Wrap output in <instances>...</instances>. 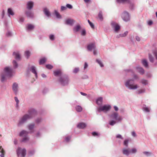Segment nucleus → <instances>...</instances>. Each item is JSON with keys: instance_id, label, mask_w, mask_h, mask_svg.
Masks as SVG:
<instances>
[{"instance_id": "680f3d73", "label": "nucleus", "mask_w": 157, "mask_h": 157, "mask_svg": "<svg viewBox=\"0 0 157 157\" xmlns=\"http://www.w3.org/2000/svg\"><path fill=\"white\" fill-rule=\"evenodd\" d=\"M6 35L7 36H11V33L10 32H8L6 33Z\"/></svg>"}, {"instance_id": "37998d69", "label": "nucleus", "mask_w": 157, "mask_h": 157, "mask_svg": "<svg viewBox=\"0 0 157 157\" xmlns=\"http://www.w3.org/2000/svg\"><path fill=\"white\" fill-rule=\"evenodd\" d=\"M13 64L14 67L15 68H16L17 67V63L16 62L15 60H13Z\"/></svg>"}, {"instance_id": "bb28decb", "label": "nucleus", "mask_w": 157, "mask_h": 157, "mask_svg": "<svg viewBox=\"0 0 157 157\" xmlns=\"http://www.w3.org/2000/svg\"><path fill=\"white\" fill-rule=\"evenodd\" d=\"M8 13L9 17H10V15H13L14 14L13 11L11 8H9L8 9Z\"/></svg>"}, {"instance_id": "69168bd1", "label": "nucleus", "mask_w": 157, "mask_h": 157, "mask_svg": "<svg viewBox=\"0 0 157 157\" xmlns=\"http://www.w3.org/2000/svg\"><path fill=\"white\" fill-rule=\"evenodd\" d=\"M88 67V65L87 63H85L84 67V69H86Z\"/></svg>"}, {"instance_id": "2f4dec72", "label": "nucleus", "mask_w": 157, "mask_h": 157, "mask_svg": "<svg viewBox=\"0 0 157 157\" xmlns=\"http://www.w3.org/2000/svg\"><path fill=\"white\" fill-rule=\"evenodd\" d=\"M27 16L29 17H33V14L30 11H29L26 12Z\"/></svg>"}, {"instance_id": "72a5a7b5", "label": "nucleus", "mask_w": 157, "mask_h": 157, "mask_svg": "<svg viewBox=\"0 0 157 157\" xmlns=\"http://www.w3.org/2000/svg\"><path fill=\"white\" fill-rule=\"evenodd\" d=\"M128 0H117V2L118 3H124L128 2Z\"/></svg>"}, {"instance_id": "ddd939ff", "label": "nucleus", "mask_w": 157, "mask_h": 157, "mask_svg": "<svg viewBox=\"0 0 157 157\" xmlns=\"http://www.w3.org/2000/svg\"><path fill=\"white\" fill-rule=\"evenodd\" d=\"M12 89L15 93V94H17L18 90V85L16 83H14L13 85Z\"/></svg>"}, {"instance_id": "9d476101", "label": "nucleus", "mask_w": 157, "mask_h": 157, "mask_svg": "<svg viewBox=\"0 0 157 157\" xmlns=\"http://www.w3.org/2000/svg\"><path fill=\"white\" fill-rule=\"evenodd\" d=\"M112 27L114 29V31L117 32L120 29V26L116 23L114 22H112L111 23Z\"/></svg>"}, {"instance_id": "8fccbe9b", "label": "nucleus", "mask_w": 157, "mask_h": 157, "mask_svg": "<svg viewBox=\"0 0 157 157\" xmlns=\"http://www.w3.org/2000/svg\"><path fill=\"white\" fill-rule=\"evenodd\" d=\"M14 99H15V101L17 103V104H16L17 106V107L18 106V104L19 103V101L18 100V99L16 97H15L14 98Z\"/></svg>"}, {"instance_id": "f704fd0d", "label": "nucleus", "mask_w": 157, "mask_h": 157, "mask_svg": "<svg viewBox=\"0 0 157 157\" xmlns=\"http://www.w3.org/2000/svg\"><path fill=\"white\" fill-rule=\"evenodd\" d=\"M116 121L112 120L110 121L109 124L111 125H113L116 123Z\"/></svg>"}, {"instance_id": "9b49d317", "label": "nucleus", "mask_w": 157, "mask_h": 157, "mask_svg": "<svg viewBox=\"0 0 157 157\" xmlns=\"http://www.w3.org/2000/svg\"><path fill=\"white\" fill-rule=\"evenodd\" d=\"M122 17L125 21H128L130 19L128 13L127 12H124L122 14Z\"/></svg>"}, {"instance_id": "3c124183", "label": "nucleus", "mask_w": 157, "mask_h": 157, "mask_svg": "<svg viewBox=\"0 0 157 157\" xmlns=\"http://www.w3.org/2000/svg\"><path fill=\"white\" fill-rule=\"evenodd\" d=\"M128 140H125L124 141V144L125 145L126 147L128 146Z\"/></svg>"}, {"instance_id": "774afa93", "label": "nucleus", "mask_w": 157, "mask_h": 157, "mask_svg": "<svg viewBox=\"0 0 157 157\" xmlns=\"http://www.w3.org/2000/svg\"><path fill=\"white\" fill-rule=\"evenodd\" d=\"M132 135L134 137H135L136 136V133L135 132H132Z\"/></svg>"}, {"instance_id": "a18cd8bd", "label": "nucleus", "mask_w": 157, "mask_h": 157, "mask_svg": "<svg viewBox=\"0 0 157 157\" xmlns=\"http://www.w3.org/2000/svg\"><path fill=\"white\" fill-rule=\"evenodd\" d=\"M88 21L90 25V26L92 28H94V26L93 24L91 23L89 20H88Z\"/></svg>"}, {"instance_id": "dca6fc26", "label": "nucleus", "mask_w": 157, "mask_h": 157, "mask_svg": "<svg viewBox=\"0 0 157 157\" xmlns=\"http://www.w3.org/2000/svg\"><path fill=\"white\" fill-rule=\"evenodd\" d=\"M13 55L15 56V58L17 60H20L21 56L18 52H14L13 53Z\"/></svg>"}, {"instance_id": "e433bc0d", "label": "nucleus", "mask_w": 157, "mask_h": 157, "mask_svg": "<svg viewBox=\"0 0 157 157\" xmlns=\"http://www.w3.org/2000/svg\"><path fill=\"white\" fill-rule=\"evenodd\" d=\"M30 53L28 51H26L25 52V55L27 57V58H28L30 56Z\"/></svg>"}, {"instance_id": "393cba45", "label": "nucleus", "mask_w": 157, "mask_h": 157, "mask_svg": "<svg viewBox=\"0 0 157 157\" xmlns=\"http://www.w3.org/2000/svg\"><path fill=\"white\" fill-rule=\"evenodd\" d=\"M142 63L143 65L146 67H148V65L147 61L145 59H144L142 60Z\"/></svg>"}, {"instance_id": "f03ea898", "label": "nucleus", "mask_w": 157, "mask_h": 157, "mask_svg": "<svg viewBox=\"0 0 157 157\" xmlns=\"http://www.w3.org/2000/svg\"><path fill=\"white\" fill-rule=\"evenodd\" d=\"M138 78V76L136 75H134L133 79L128 80L126 82L125 84L126 86L130 89H136L138 87L137 85L134 84V80Z\"/></svg>"}, {"instance_id": "2eb2a0df", "label": "nucleus", "mask_w": 157, "mask_h": 157, "mask_svg": "<svg viewBox=\"0 0 157 157\" xmlns=\"http://www.w3.org/2000/svg\"><path fill=\"white\" fill-rule=\"evenodd\" d=\"M34 28V26L31 24H27L26 26V29L28 30H31Z\"/></svg>"}, {"instance_id": "7ed1b4c3", "label": "nucleus", "mask_w": 157, "mask_h": 157, "mask_svg": "<svg viewBox=\"0 0 157 157\" xmlns=\"http://www.w3.org/2000/svg\"><path fill=\"white\" fill-rule=\"evenodd\" d=\"M4 71L6 74V75H2L1 81L2 82L5 81L6 76L10 77L12 75V73H13L12 69L10 67H6L5 68Z\"/></svg>"}, {"instance_id": "f257e3e1", "label": "nucleus", "mask_w": 157, "mask_h": 157, "mask_svg": "<svg viewBox=\"0 0 157 157\" xmlns=\"http://www.w3.org/2000/svg\"><path fill=\"white\" fill-rule=\"evenodd\" d=\"M36 114V111L34 109H31L29 111V114L24 115L20 120L18 125H20L26 121L34 116Z\"/></svg>"}, {"instance_id": "6e6552de", "label": "nucleus", "mask_w": 157, "mask_h": 157, "mask_svg": "<svg viewBox=\"0 0 157 157\" xmlns=\"http://www.w3.org/2000/svg\"><path fill=\"white\" fill-rule=\"evenodd\" d=\"M28 133L25 131H21L20 134V136H21L24 137L22 141L23 142H26L28 141L29 138L27 136Z\"/></svg>"}, {"instance_id": "c756f323", "label": "nucleus", "mask_w": 157, "mask_h": 157, "mask_svg": "<svg viewBox=\"0 0 157 157\" xmlns=\"http://www.w3.org/2000/svg\"><path fill=\"white\" fill-rule=\"evenodd\" d=\"M55 13L57 18H61V16L60 14L56 10L54 11Z\"/></svg>"}, {"instance_id": "338daca9", "label": "nucleus", "mask_w": 157, "mask_h": 157, "mask_svg": "<svg viewBox=\"0 0 157 157\" xmlns=\"http://www.w3.org/2000/svg\"><path fill=\"white\" fill-rule=\"evenodd\" d=\"M136 40L138 41H140V38L138 36H136Z\"/></svg>"}, {"instance_id": "4be33fe9", "label": "nucleus", "mask_w": 157, "mask_h": 157, "mask_svg": "<svg viewBox=\"0 0 157 157\" xmlns=\"http://www.w3.org/2000/svg\"><path fill=\"white\" fill-rule=\"evenodd\" d=\"M54 75L55 76H59V75H61V71L60 70H57V71H54Z\"/></svg>"}, {"instance_id": "b1692460", "label": "nucleus", "mask_w": 157, "mask_h": 157, "mask_svg": "<svg viewBox=\"0 0 157 157\" xmlns=\"http://www.w3.org/2000/svg\"><path fill=\"white\" fill-rule=\"evenodd\" d=\"M81 28V26L79 25H76L74 29V31L75 32H78L80 29Z\"/></svg>"}, {"instance_id": "5701e85b", "label": "nucleus", "mask_w": 157, "mask_h": 157, "mask_svg": "<svg viewBox=\"0 0 157 157\" xmlns=\"http://www.w3.org/2000/svg\"><path fill=\"white\" fill-rule=\"evenodd\" d=\"M123 154L126 155H128L130 153V150L125 149L123 150Z\"/></svg>"}, {"instance_id": "f3484780", "label": "nucleus", "mask_w": 157, "mask_h": 157, "mask_svg": "<svg viewBox=\"0 0 157 157\" xmlns=\"http://www.w3.org/2000/svg\"><path fill=\"white\" fill-rule=\"evenodd\" d=\"M44 12L45 15L48 17H49L50 16V13L49 10L47 8H44Z\"/></svg>"}, {"instance_id": "58836bf2", "label": "nucleus", "mask_w": 157, "mask_h": 157, "mask_svg": "<svg viewBox=\"0 0 157 157\" xmlns=\"http://www.w3.org/2000/svg\"><path fill=\"white\" fill-rule=\"evenodd\" d=\"M128 34V32L126 31V32H125L124 33L120 34V36H121V37H124V36H126V35Z\"/></svg>"}, {"instance_id": "412c9836", "label": "nucleus", "mask_w": 157, "mask_h": 157, "mask_svg": "<svg viewBox=\"0 0 157 157\" xmlns=\"http://www.w3.org/2000/svg\"><path fill=\"white\" fill-rule=\"evenodd\" d=\"M102 98L101 97L98 98L96 100L97 104L98 105L101 104L102 103Z\"/></svg>"}, {"instance_id": "1a4fd4ad", "label": "nucleus", "mask_w": 157, "mask_h": 157, "mask_svg": "<svg viewBox=\"0 0 157 157\" xmlns=\"http://www.w3.org/2000/svg\"><path fill=\"white\" fill-rule=\"evenodd\" d=\"M95 45L94 43H91L89 44L87 46L88 50L91 51L92 49H93V53L94 55L96 54V52L95 50Z\"/></svg>"}, {"instance_id": "09e8293b", "label": "nucleus", "mask_w": 157, "mask_h": 157, "mask_svg": "<svg viewBox=\"0 0 157 157\" xmlns=\"http://www.w3.org/2000/svg\"><path fill=\"white\" fill-rule=\"evenodd\" d=\"M86 30L84 29H82L81 33V35L82 36H84L86 35Z\"/></svg>"}, {"instance_id": "e2e57ef3", "label": "nucleus", "mask_w": 157, "mask_h": 157, "mask_svg": "<svg viewBox=\"0 0 157 157\" xmlns=\"http://www.w3.org/2000/svg\"><path fill=\"white\" fill-rule=\"evenodd\" d=\"M114 110L116 111H117L118 110V108L116 106H114Z\"/></svg>"}, {"instance_id": "13d9d810", "label": "nucleus", "mask_w": 157, "mask_h": 157, "mask_svg": "<svg viewBox=\"0 0 157 157\" xmlns=\"http://www.w3.org/2000/svg\"><path fill=\"white\" fill-rule=\"evenodd\" d=\"M61 10L62 11L64 10H66L67 7H65V6H62L61 7Z\"/></svg>"}, {"instance_id": "4c0bfd02", "label": "nucleus", "mask_w": 157, "mask_h": 157, "mask_svg": "<svg viewBox=\"0 0 157 157\" xmlns=\"http://www.w3.org/2000/svg\"><path fill=\"white\" fill-rule=\"evenodd\" d=\"M34 127V125L33 124H30L28 126L29 129L30 130H32Z\"/></svg>"}, {"instance_id": "c03bdc74", "label": "nucleus", "mask_w": 157, "mask_h": 157, "mask_svg": "<svg viewBox=\"0 0 157 157\" xmlns=\"http://www.w3.org/2000/svg\"><path fill=\"white\" fill-rule=\"evenodd\" d=\"M145 92V90L144 89H140L138 91V94H141L144 93Z\"/></svg>"}, {"instance_id": "ea45409f", "label": "nucleus", "mask_w": 157, "mask_h": 157, "mask_svg": "<svg viewBox=\"0 0 157 157\" xmlns=\"http://www.w3.org/2000/svg\"><path fill=\"white\" fill-rule=\"evenodd\" d=\"M130 153H134L136 152L137 150L136 148H133L131 150H130Z\"/></svg>"}, {"instance_id": "7c9ffc66", "label": "nucleus", "mask_w": 157, "mask_h": 157, "mask_svg": "<svg viewBox=\"0 0 157 157\" xmlns=\"http://www.w3.org/2000/svg\"><path fill=\"white\" fill-rule=\"evenodd\" d=\"M148 56L150 61L152 63H153L154 61L153 57L152 56L150 53H149Z\"/></svg>"}, {"instance_id": "c9c22d12", "label": "nucleus", "mask_w": 157, "mask_h": 157, "mask_svg": "<svg viewBox=\"0 0 157 157\" xmlns=\"http://www.w3.org/2000/svg\"><path fill=\"white\" fill-rule=\"evenodd\" d=\"M143 110L146 112H149L150 111V109L148 107H144L143 108Z\"/></svg>"}, {"instance_id": "473e14b6", "label": "nucleus", "mask_w": 157, "mask_h": 157, "mask_svg": "<svg viewBox=\"0 0 157 157\" xmlns=\"http://www.w3.org/2000/svg\"><path fill=\"white\" fill-rule=\"evenodd\" d=\"M98 17L100 19V20H102L103 19V17H102V12H100L98 15Z\"/></svg>"}, {"instance_id": "20e7f679", "label": "nucleus", "mask_w": 157, "mask_h": 157, "mask_svg": "<svg viewBox=\"0 0 157 157\" xmlns=\"http://www.w3.org/2000/svg\"><path fill=\"white\" fill-rule=\"evenodd\" d=\"M16 152L18 157H24L26 155V150L18 147L16 150Z\"/></svg>"}, {"instance_id": "4d7b16f0", "label": "nucleus", "mask_w": 157, "mask_h": 157, "mask_svg": "<svg viewBox=\"0 0 157 157\" xmlns=\"http://www.w3.org/2000/svg\"><path fill=\"white\" fill-rule=\"evenodd\" d=\"M24 20V18L22 17H20L19 18V21L20 22H22Z\"/></svg>"}, {"instance_id": "bf43d9fd", "label": "nucleus", "mask_w": 157, "mask_h": 157, "mask_svg": "<svg viewBox=\"0 0 157 157\" xmlns=\"http://www.w3.org/2000/svg\"><path fill=\"white\" fill-rule=\"evenodd\" d=\"M116 137L117 138H119L121 139H123V138L121 136L120 134L117 135L116 136Z\"/></svg>"}, {"instance_id": "423d86ee", "label": "nucleus", "mask_w": 157, "mask_h": 157, "mask_svg": "<svg viewBox=\"0 0 157 157\" xmlns=\"http://www.w3.org/2000/svg\"><path fill=\"white\" fill-rule=\"evenodd\" d=\"M111 118L115 120L117 122L121 121L122 120L121 117L119 116L118 114L116 112L113 113L110 116Z\"/></svg>"}, {"instance_id": "0eeeda50", "label": "nucleus", "mask_w": 157, "mask_h": 157, "mask_svg": "<svg viewBox=\"0 0 157 157\" xmlns=\"http://www.w3.org/2000/svg\"><path fill=\"white\" fill-rule=\"evenodd\" d=\"M68 78L67 76L62 77L59 79V82L63 86L67 85L68 84Z\"/></svg>"}, {"instance_id": "79ce46f5", "label": "nucleus", "mask_w": 157, "mask_h": 157, "mask_svg": "<svg viewBox=\"0 0 157 157\" xmlns=\"http://www.w3.org/2000/svg\"><path fill=\"white\" fill-rule=\"evenodd\" d=\"M141 83L142 84H143L145 85H146L147 84V80H144V79H142L141 80Z\"/></svg>"}, {"instance_id": "5fc2aeb1", "label": "nucleus", "mask_w": 157, "mask_h": 157, "mask_svg": "<svg viewBox=\"0 0 157 157\" xmlns=\"http://www.w3.org/2000/svg\"><path fill=\"white\" fill-rule=\"evenodd\" d=\"M49 38L50 40H53L54 39V36L53 35H50L49 36Z\"/></svg>"}, {"instance_id": "a878e982", "label": "nucleus", "mask_w": 157, "mask_h": 157, "mask_svg": "<svg viewBox=\"0 0 157 157\" xmlns=\"http://www.w3.org/2000/svg\"><path fill=\"white\" fill-rule=\"evenodd\" d=\"M0 152L1 153L0 155L1 157H4L5 151L2 148V146L0 147Z\"/></svg>"}, {"instance_id": "603ef678", "label": "nucleus", "mask_w": 157, "mask_h": 157, "mask_svg": "<svg viewBox=\"0 0 157 157\" xmlns=\"http://www.w3.org/2000/svg\"><path fill=\"white\" fill-rule=\"evenodd\" d=\"M71 137L69 136H67L65 138V140L66 142H68L71 139Z\"/></svg>"}, {"instance_id": "4468645a", "label": "nucleus", "mask_w": 157, "mask_h": 157, "mask_svg": "<svg viewBox=\"0 0 157 157\" xmlns=\"http://www.w3.org/2000/svg\"><path fill=\"white\" fill-rule=\"evenodd\" d=\"M30 70L34 73L36 78L37 77V73L36 71V68L34 66H32L30 69Z\"/></svg>"}, {"instance_id": "de8ad7c7", "label": "nucleus", "mask_w": 157, "mask_h": 157, "mask_svg": "<svg viewBox=\"0 0 157 157\" xmlns=\"http://www.w3.org/2000/svg\"><path fill=\"white\" fill-rule=\"evenodd\" d=\"M79 70L78 68H75L73 70V72L74 73H77Z\"/></svg>"}, {"instance_id": "39448f33", "label": "nucleus", "mask_w": 157, "mask_h": 157, "mask_svg": "<svg viewBox=\"0 0 157 157\" xmlns=\"http://www.w3.org/2000/svg\"><path fill=\"white\" fill-rule=\"evenodd\" d=\"M111 108V106L109 105H104L100 106L98 108V111L100 112L101 111L106 112Z\"/></svg>"}, {"instance_id": "a19ab883", "label": "nucleus", "mask_w": 157, "mask_h": 157, "mask_svg": "<svg viewBox=\"0 0 157 157\" xmlns=\"http://www.w3.org/2000/svg\"><path fill=\"white\" fill-rule=\"evenodd\" d=\"M47 68L49 69H51L53 68V66L50 64H47L46 65Z\"/></svg>"}, {"instance_id": "f8f14e48", "label": "nucleus", "mask_w": 157, "mask_h": 157, "mask_svg": "<svg viewBox=\"0 0 157 157\" xmlns=\"http://www.w3.org/2000/svg\"><path fill=\"white\" fill-rule=\"evenodd\" d=\"M74 22L75 21L73 19L69 18L66 20L65 23L67 25H72Z\"/></svg>"}, {"instance_id": "0e129e2a", "label": "nucleus", "mask_w": 157, "mask_h": 157, "mask_svg": "<svg viewBox=\"0 0 157 157\" xmlns=\"http://www.w3.org/2000/svg\"><path fill=\"white\" fill-rule=\"evenodd\" d=\"M152 24V22L151 21H149L148 22V24L149 25H151Z\"/></svg>"}, {"instance_id": "052dcab7", "label": "nucleus", "mask_w": 157, "mask_h": 157, "mask_svg": "<svg viewBox=\"0 0 157 157\" xmlns=\"http://www.w3.org/2000/svg\"><path fill=\"white\" fill-rule=\"evenodd\" d=\"M92 135L94 136H98V134L95 132H94L92 133Z\"/></svg>"}, {"instance_id": "49530a36", "label": "nucleus", "mask_w": 157, "mask_h": 157, "mask_svg": "<svg viewBox=\"0 0 157 157\" xmlns=\"http://www.w3.org/2000/svg\"><path fill=\"white\" fill-rule=\"evenodd\" d=\"M96 61L100 65L101 67H103V65L102 64L101 61L98 59H97Z\"/></svg>"}, {"instance_id": "c85d7f7f", "label": "nucleus", "mask_w": 157, "mask_h": 157, "mask_svg": "<svg viewBox=\"0 0 157 157\" xmlns=\"http://www.w3.org/2000/svg\"><path fill=\"white\" fill-rule=\"evenodd\" d=\"M75 109L78 112H80L82 110V107L80 106H77L75 107Z\"/></svg>"}, {"instance_id": "864d4df0", "label": "nucleus", "mask_w": 157, "mask_h": 157, "mask_svg": "<svg viewBox=\"0 0 157 157\" xmlns=\"http://www.w3.org/2000/svg\"><path fill=\"white\" fill-rule=\"evenodd\" d=\"M143 153L147 156H148L151 154V153L148 152L144 151L143 152Z\"/></svg>"}, {"instance_id": "cd10ccee", "label": "nucleus", "mask_w": 157, "mask_h": 157, "mask_svg": "<svg viewBox=\"0 0 157 157\" xmlns=\"http://www.w3.org/2000/svg\"><path fill=\"white\" fill-rule=\"evenodd\" d=\"M46 61V59L45 58H43L40 60L39 64H42L44 63Z\"/></svg>"}, {"instance_id": "6ab92c4d", "label": "nucleus", "mask_w": 157, "mask_h": 157, "mask_svg": "<svg viewBox=\"0 0 157 157\" xmlns=\"http://www.w3.org/2000/svg\"><path fill=\"white\" fill-rule=\"evenodd\" d=\"M86 125L85 123H79L78 125V127L79 128L83 129L86 127Z\"/></svg>"}, {"instance_id": "6e6d98bb", "label": "nucleus", "mask_w": 157, "mask_h": 157, "mask_svg": "<svg viewBox=\"0 0 157 157\" xmlns=\"http://www.w3.org/2000/svg\"><path fill=\"white\" fill-rule=\"evenodd\" d=\"M66 6H67V7L69 8V9H71L72 8V6L69 4H67V5H66Z\"/></svg>"}, {"instance_id": "a211bd4d", "label": "nucleus", "mask_w": 157, "mask_h": 157, "mask_svg": "<svg viewBox=\"0 0 157 157\" xmlns=\"http://www.w3.org/2000/svg\"><path fill=\"white\" fill-rule=\"evenodd\" d=\"M33 2L30 1L27 3V8L29 9H31L33 7Z\"/></svg>"}, {"instance_id": "aec40b11", "label": "nucleus", "mask_w": 157, "mask_h": 157, "mask_svg": "<svg viewBox=\"0 0 157 157\" xmlns=\"http://www.w3.org/2000/svg\"><path fill=\"white\" fill-rule=\"evenodd\" d=\"M137 71L141 74H143L144 71L143 68L140 67H138L136 68Z\"/></svg>"}]
</instances>
